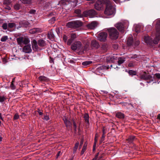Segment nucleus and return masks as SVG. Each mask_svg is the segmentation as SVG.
<instances>
[{"label": "nucleus", "instance_id": "nucleus-1", "mask_svg": "<svg viewBox=\"0 0 160 160\" xmlns=\"http://www.w3.org/2000/svg\"><path fill=\"white\" fill-rule=\"evenodd\" d=\"M156 37L152 41L153 43L157 44L160 40V19L157 21L156 25ZM142 40L148 44L150 45L152 44V40L151 38L148 35H146L144 36Z\"/></svg>", "mask_w": 160, "mask_h": 160}, {"label": "nucleus", "instance_id": "nucleus-53", "mask_svg": "<svg viewBox=\"0 0 160 160\" xmlns=\"http://www.w3.org/2000/svg\"><path fill=\"white\" fill-rule=\"evenodd\" d=\"M156 77L158 78H160V74L159 73H156L155 74Z\"/></svg>", "mask_w": 160, "mask_h": 160}, {"label": "nucleus", "instance_id": "nucleus-17", "mask_svg": "<svg viewBox=\"0 0 160 160\" xmlns=\"http://www.w3.org/2000/svg\"><path fill=\"white\" fill-rule=\"evenodd\" d=\"M40 32H41V29L39 28H34L30 30V32L32 34Z\"/></svg>", "mask_w": 160, "mask_h": 160}, {"label": "nucleus", "instance_id": "nucleus-10", "mask_svg": "<svg viewBox=\"0 0 160 160\" xmlns=\"http://www.w3.org/2000/svg\"><path fill=\"white\" fill-rule=\"evenodd\" d=\"M32 47L33 50L36 51L39 50L37 45V41L33 39L32 41Z\"/></svg>", "mask_w": 160, "mask_h": 160}, {"label": "nucleus", "instance_id": "nucleus-31", "mask_svg": "<svg viewBox=\"0 0 160 160\" xmlns=\"http://www.w3.org/2000/svg\"><path fill=\"white\" fill-rule=\"evenodd\" d=\"M8 39V37L7 36H5L2 37L1 39V41L2 42H5Z\"/></svg>", "mask_w": 160, "mask_h": 160}, {"label": "nucleus", "instance_id": "nucleus-35", "mask_svg": "<svg viewBox=\"0 0 160 160\" xmlns=\"http://www.w3.org/2000/svg\"><path fill=\"white\" fill-rule=\"evenodd\" d=\"M78 145H79L78 142H77L75 144V146L73 149L74 152H75L77 150L78 148Z\"/></svg>", "mask_w": 160, "mask_h": 160}, {"label": "nucleus", "instance_id": "nucleus-60", "mask_svg": "<svg viewBox=\"0 0 160 160\" xmlns=\"http://www.w3.org/2000/svg\"><path fill=\"white\" fill-rule=\"evenodd\" d=\"M95 139L94 144H95V145L96 144V143L97 142L98 139H97V138H95V139Z\"/></svg>", "mask_w": 160, "mask_h": 160}, {"label": "nucleus", "instance_id": "nucleus-40", "mask_svg": "<svg viewBox=\"0 0 160 160\" xmlns=\"http://www.w3.org/2000/svg\"><path fill=\"white\" fill-rule=\"evenodd\" d=\"M6 99V98L4 96H0V102H2Z\"/></svg>", "mask_w": 160, "mask_h": 160}, {"label": "nucleus", "instance_id": "nucleus-38", "mask_svg": "<svg viewBox=\"0 0 160 160\" xmlns=\"http://www.w3.org/2000/svg\"><path fill=\"white\" fill-rule=\"evenodd\" d=\"M29 42L28 40L26 38H23V43L27 44Z\"/></svg>", "mask_w": 160, "mask_h": 160}, {"label": "nucleus", "instance_id": "nucleus-32", "mask_svg": "<svg viewBox=\"0 0 160 160\" xmlns=\"http://www.w3.org/2000/svg\"><path fill=\"white\" fill-rule=\"evenodd\" d=\"M48 38L51 40H53L54 38V35L52 33L50 32L48 34Z\"/></svg>", "mask_w": 160, "mask_h": 160}, {"label": "nucleus", "instance_id": "nucleus-64", "mask_svg": "<svg viewBox=\"0 0 160 160\" xmlns=\"http://www.w3.org/2000/svg\"><path fill=\"white\" fill-rule=\"evenodd\" d=\"M98 134H96L95 138H97L98 137Z\"/></svg>", "mask_w": 160, "mask_h": 160}, {"label": "nucleus", "instance_id": "nucleus-12", "mask_svg": "<svg viewBox=\"0 0 160 160\" xmlns=\"http://www.w3.org/2000/svg\"><path fill=\"white\" fill-rule=\"evenodd\" d=\"M141 78L142 79L145 80L150 79V78H151V80L152 81L153 80V78H152V77L151 78V77L150 76L147 74L146 73H144V74H143L141 76Z\"/></svg>", "mask_w": 160, "mask_h": 160}, {"label": "nucleus", "instance_id": "nucleus-4", "mask_svg": "<svg viewBox=\"0 0 160 160\" xmlns=\"http://www.w3.org/2000/svg\"><path fill=\"white\" fill-rule=\"evenodd\" d=\"M71 48L74 51L77 49L80 50L82 48V45L80 41H77L72 44Z\"/></svg>", "mask_w": 160, "mask_h": 160}, {"label": "nucleus", "instance_id": "nucleus-29", "mask_svg": "<svg viewBox=\"0 0 160 160\" xmlns=\"http://www.w3.org/2000/svg\"><path fill=\"white\" fill-rule=\"evenodd\" d=\"M39 80L41 81H46L47 80L46 77L44 76H42L39 77Z\"/></svg>", "mask_w": 160, "mask_h": 160}, {"label": "nucleus", "instance_id": "nucleus-56", "mask_svg": "<svg viewBox=\"0 0 160 160\" xmlns=\"http://www.w3.org/2000/svg\"><path fill=\"white\" fill-rule=\"evenodd\" d=\"M0 119L2 120H3V118L2 116V115L1 113H0Z\"/></svg>", "mask_w": 160, "mask_h": 160}, {"label": "nucleus", "instance_id": "nucleus-44", "mask_svg": "<svg viewBox=\"0 0 160 160\" xmlns=\"http://www.w3.org/2000/svg\"><path fill=\"white\" fill-rule=\"evenodd\" d=\"M43 119L44 120L47 121L49 119V118L48 116L46 115L44 116Z\"/></svg>", "mask_w": 160, "mask_h": 160}, {"label": "nucleus", "instance_id": "nucleus-23", "mask_svg": "<svg viewBox=\"0 0 160 160\" xmlns=\"http://www.w3.org/2000/svg\"><path fill=\"white\" fill-rule=\"evenodd\" d=\"M23 38L21 37L17 39L18 43L19 45H21L23 43Z\"/></svg>", "mask_w": 160, "mask_h": 160}, {"label": "nucleus", "instance_id": "nucleus-9", "mask_svg": "<svg viewBox=\"0 0 160 160\" xmlns=\"http://www.w3.org/2000/svg\"><path fill=\"white\" fill-rule=\"evenodd\" d=\"M23 51L26 53H29L32 51V49L30 45H27L24 47Z\"/></svg>", "mask_w": 160, "mask_h": 160}, {"label": "nucleus", "instance_id": "nucleus-26", "mask_svg": "<svg viewBox=\"0 0 160 160\" xmlns=\"http://www.w3.org/2000/svg\"><path fill=\"white\" fill-rule=\"evenodd\" d=\"M101 48L104 51H106L107 50L108 46L107 44L104 43L102 45Z\"/></svg>", "mask_w": 160, "mask_h": 160}, {"label": "nucleus", "instance_id": "nucleus-24", "mask_svg": "<svg viewBox=\"0 0 160 160\" xmlns=\"http://www.w3.org/2000/svg\"><path fill=\"white\" fill-rule=\"evenodd\" d=\"M124 58H118V65H120L122 63L125 61Z\"/></svg>", "mask_w": 160, "mask_h": 160}, {"label": "nucleus", "instance_id": "nucleus-19", "mask_svg": "<svg viewBox=\"0 0 160 160\" xmlns=\"http://www.w3.org/2000/svg\"><path fill=\"white\" fill-rule=\"evenodd\" d=\"M75 12L78 14V16L80 18H82L84 17L83 15V14H81V11L79 9H77L75 11Z\"/></svg>", "mask_w": 160, "mask_h": 160}, {"label": "nucleus", "instance_id": "nucleus-36", "mask_svg": "<svg viewBox=\"0 0 160 160\" xmlns=\"http://www.w3.org/2000/svg\"><path fill=\"white\" fill-rule=\"evenodd\" d=\"M128 73L130 75H135L136 73V72L135 71H133L132 70H129L128 72Z\"/></svg>", "mask_w": 160, "mask_h": 160}, {"label": "nucleus", "instance_id": "nucleus-16", "mask_svg": "<svg viewBox=\"0 0 160 160\" xmlns=\"http://www.w3.org/2000/svg\"><path fill=\"white\" fill-rule=\"evenodd\" d=\"M74 28H77L82 26V23L79 21H74Z\"/></svg>", "mask_w": 160, "mask_h": 160}, {"label": "nucleus", "instance_id": "nucleus-18", "mask_svg": "<svg viewBox=\"0 0 160 160\" xmlns=\"http://www.w3.org/2000/svg\"><path fill=\"white\" fill-rule=\"evenodd\" d=\"M116 116L118 118L122 119L124 118V115L123 113L120 112H118L116 113Z\"/></svg>", "mask_w": 160, "mask_h": 160}, {"label": "nucleus", "instance_id": "nucleus-48", "mask_svg": "<svg viewBox=\"0 0 160 160\" xmlns=\"http://www.w3.org/2000/svg\"><path fill=\"white\" fill-rule=\"evenodd\" d=\"M67 39H68V38L66 36L64 35L63 36V40L64 42H67Z\"/></svg>", "mask_w": 160, "mask_h": 160}, {"label": "nucleus", "instance_id": "nucleus-7", "mask_svg": "<svg viewBox=\"0 0 160 160\" xmlns=\"http://www.w3.org/2000/svg\"><path fill=\"white\" fill-rule=\"evenodd\" d=\"M115 26L120 31L123 32L125 27L124 23H118L116 24Z\"/></svg>", "mask_w": 160, "mask_h": 160}, {"label": "nucleus", "instance_id": "nucleus-47", "mask_svg": "<svg viewBox=\"0 0 160 160\" xmlns=\"http://www.w3.org/2000/svg\"><path fill=\"white\" fill-rule=\"evenodd\" d=\"M73 126H74V129L75 132H76L77 128L76 124L74 122H73Z\"/></svg>", "mask_w": 160, "mask_h": 160}, {"label": "nucleus", "instance_id": "nucleus-61", "mask_svg": "<svg viewBox=\"0 0 160 160\" xmlns=\"http://www.w3.org/2000/svg\"><path fill=\"white\" fill-rule=\"evenodd\" d=\"M61 152L60 151H59L58 152V154H57V155L58 156H59L60 155H61Z\"/></svg>", "mask_w": 160, "mask_h": 160}, {"label": "nucleus", "instance_id": "nucleus-21", "mask_svg": "<svg viewBox=\"0 0 160 160\" xmlns=\"http://www.w3.org/2000/svg\"><path fill=\"white\" fill-rule=\"evenodd\" d=\"M84 118L85 122L87 124H88L89 121V116L88 114V113H85L84 114Z\"/></svg>", "mask_w": 160, "mask_h": 160}, {"label": "nucleus", "instance_id": "nucleus-2", "mask_svg": "<svg viewBox=\"0 0 160 160\" xmlns=\"http://www.w3.org/2000/svg\"><path fill=\"white\" fill-rule=\"evenodd\" d=\"M105 3H106V8L104 11L105 14L108 16V18L113 17L116 13L115 8L112 5L109 0H106Z\"/></svg>", "mask_w": 160, "mask_h": 160}, {"label": "nucleus", "instance_id": "nucleus-3", "mask_svg": "<svg viewBox=\"0 0 160 160\" xmlns=\"http://www.w3.org/2000/svg\"><path fill=\"white\" fill-rule=\"evenodd\" d=\"M108 30L109 32V36L111 39H116L118 38L119 33L116 29L111 28Z\"/></svg>", "mask_w": 160, "mask_h": 160}, {"label": "nucleus", "instance_id": "nucleus-42", "mask_svg": "<svg viewBox=\"0 0 160 160\" xmlns=\"http://www.w3.org/2000/svg\"><path fill=\"white\" fill-rule=\"evenodd\" d=\"M30 2L31 0H22V2L24 4L28 3Z\"/></svg>", "mask_w": 160, "mask_h": 160}, {"label": "nucleus", "instance_id": "nucleus-30", "mask_svg": "<svg viewBox=\"0 0 160 160\" xmlns=\"http://www.w3.org/2000/svg\"><path fill=\"white\" fill-rule=\"evenodd\" d=\"M14 79H13L11 85L10 86V88L12 90H14L16 88L15 86L13 84V82H14Z\"/></svg>", "mask_w": 160, "mask_h": 160}, {"label": "nucleus", "instance_id": "nucleus-22", "mask_svg": "<svg viewBox=\"0 0 160 160\" xmlns=\"http://www.w3.org/2000/svg\"><path fill=\"white\" fill-rule=\"evenodd\" d=\"M74 21H71L68 22L66 26L68 28H74Z\"/></svg>", "mask_w": 160, "mask_h": 160}, {"label": "nucleus", "instance_id": "nucleus-20", "mask_svg": "<svg viewBox=\"0 0 160 160\" xmlns=\"http://www.w3.org/2000/svg\"><path fill=\"white\" fill-rule=\"evenodd\" d=\"M38 44L39 46L41 47L45 46L46 44L45 41L42 39H40L38 41Z\"/></svg>", "mask_w": 160, "mask_h": 160}, {"label": "nucleus", "instance_id": "nucleus-6", "mask_svg": "<svg viewBox=\"0 0 160 160\" xmlns=\"http://www.w3.org/2000/svg\"><path fill=\"white\" fill-rule=\"evenodd\" d=\"M107 33L105 32H101L100 33L98 36V39L101 42L105 41L107 37Z\"/></svg>", "mask_w": 160, "mask_h": 160}, {"label": "nucleus", "instance_id": "nucleus-15", "mask_svg": "<svg viewBox=\"0 0 160 160\" xmlns=\"http://www.w3.org/2000/svg\"><path fill=\"white\" fill-rule=\"evenodd\" d=\"M141 26L139 25H134L133 30L137 33H139L140 31Z\"/></svg>", "mask_w": 160, "mask_h": 160}, {"label": "nucleus", "instance_id": "nucleus-34", "mask_svg": "<svg viewBox=\"0 0 160 160\" xmlns=\"http://www.w3.org/2000/svg\"><path fill=\"white\" fill-rule=\"evenodd\" d=\"M77 35L76 34L74 33H72L71 34V38L73 40L76 38Z\"/></svg>", "mask_w": 160, "mask_h": 160}, {"label": "nucleus", "instance_id": "nucleus-14", "mask_svg": "<svg viewBox=\"0 0 160 160\" xmlns=\"http://www.w3.org/2000/svg\"><path fill=\"white\" fill-rule=\"evenodd\" d=\"M91 46L95 49H97L99 47V45L96 40H93L91 42Z\"/></svg>", "mask_w": 160, "mask_h": 160}, {"label": "nucleus", "instance_id": "nucleus-39", "mask_svg": "<svg viewBox=\"0 0 160 160\" xmlns=\"http://www.w3.org/2000/svg\"><path fill=\"white\" fill-rule=\"evenodd\" d=\"M8 26L10 28H12L15 26V24L14 23H10L8 24Z\"/></svg>", "mask_w": 160, "mask_h": 160}, {"label": "nucleus", "instance_id": "nucleus-62", "mask_svg": "<svg viewBox=\"0 0 160 160\" xmlns=\"http://www.w3.org/2000/svg\"><path fill=\"white\" fill-rule=\"evenodd\" d=\"M115 2L117 3L120 0H113Z\"/></svg>", "mask_w": 160, "mask_h": 160}, {"label": "nucleus", "instance_id": "nucleus-13", "mask_svg": "<svg viewBox=\"0 0 160 160\" xmlns=\"http://www.w3.org/2000/svg\"><path fill=\"white\" fill-rule=\"evenodd\" d=\"M63 120L66 127L70 128L71 126V123L70 121L68 120L66 117L64 118Z\"/></svg>", "mask_w": 160, "mask_h": 160}, {"label": "nucleus", "instance_id": "nucleus-8", "mask_svg": "<svg viewBox=\"0 0 160 160\" xmlns=\"http://www.w3.org/2000/svg\"><path fill=\"white\" fill-rule=\"evenodd\" d=\"M102 2L99 0H98L95 4V9L98 10H100L102 7Z\"/></svg>", "mask_w": 160, "mask_h": 160}, {"label": "nucleus", "instance_id": "nucleus-41", "mask_svg": "<svg viewBox=\"0 0 160 160\" xmlns=\"http://www.w3.org/2000/svg\"><path fill=\"white\" fill-rule=\"evenodd\" d=\"M73 41V39H72V38H70V39H68L67 41V44L68 45H70Z\"/></svg>", "mask_w": 160, "mask_h": 160}, {"label": "nucleus", "instance_id": "nucleus-49", "mask_svg": "<svg viewBox=\"0 0 160 160\" xmlns=\"http://www.w3.org/2000/svg\"><path fill=\"white\" fill-rule=\"evenodd\" d=\"M105 135H102L101 138V142H102L104 140V138L105 137Z\"/></svg>", "mask_w": 160, "mask_h": 160}, {"label": "nucleus", "instance_id": "nucleus-5", "mask_svg": "<svg viewBox=\"0 0 160 160\" xmlns=\"http://www.w3.org/2000/svg\"><path fill=\"white\" fill-rule=\"evenodd\" d=\"M96 15V12L93 9H91L88 11H86L83 12V15L84 17H89L91 18L93 17Z\"/></svg>", "mask_w": 160, "mask_h": 160}, {"label": "nucleus", "instance_id": "nucleus-51", "mask_svg": "<svg viewBox=\"0 0 160 160\" xmlns=\"http://www.w3.org/2000/svg\"><path fill=\"white\" fill-rule=\"evenodd\" d=\"M23 22H21L20 23V25L18 27H17V28L18 29L19 28H21V27L23 26L22 25H21V24H22Z\"/></svg>", "mask_w": 160, "mask_h": 160}, {"label": "nucleus", "instance_id": "nucleus-52", "mask_svg": "<svg viewBox=\"0 0 160 160\" xmlns=\"http://www.w3.org/2000/svg\"><path fill=\"white\" fill-rule=\"evenodd\" d=\"M36 12V11L35 10H32L30 11V13L31 14H34Z\"/></svg>", "mask_w": 160, "mask_h": 160}, {"label": "nucleus", "instance_id": "nucleus-55", "mask_svg": "<svg viewBox=\"0 0 160 160\" xmlns=\"http://www.w3.org/2000/svg\"><path fill=\"white\" fill-rule=\"evenodd\" d=\"M113 48L117 49L118 48V46L117 45H113Z\"/></svg>", "mask_w": 160, "mask_h": 160}, {"label": "nucleus", "instance_id": "nucleus-45", "mask_svg": "<svg viewBox=\"0 0 160 160\" xmlns=\"http://www.w3.org/2000/svg\"><path fill=\"white\" fill-rule=\"evenodd\" d=\"M19 118V116L18 114H15L14 116V120H16L18 119Z\"/></svg>", "mask_w": 160, "mask_h": 160}, {"label": "nucleus", "instance_id": "nucleus-33", "mask_svg": "<svg viewBox=\"0 0 160 160\" xmlns=\"http://www.w3.org/2000/svg\"><path fill=\"white\" fill-rule=\"evenodd\" d=\"M21 7V5L18 3L16 4L14 6V8L16 10L19 9Z\"/></svg>", "mask_w": 160, "mask_h": 160}, {"label": "nucleus", "instance_id": "nucleus-63", "mask_svg": "<svg viewBox=\"0 0 160 160\" xmlns=\"http://www.w3.org/2000/svg\"><path fill=\"white\" fill-rule=\"evenodd\" d=\"M83 143V141L82 140L80 142V146H82Z\"/></svg>", "mask_w": 160, "mask_h": 160}, {"label": "nucleus", "instance_id": "nucleus-37", "mask_svg": "<svg viewBox=\"0 0 160 160\" xmlns=\"http://www.w3.org/2000/svg\"><path fill=\"white\" fill-rule=\"evenodd\" d=\"M86 146L87 145L85 144L83 146L81 152V154L82 155L84 153L86 148Z\"/></svg>", "mask_w": 160, "mask_h": 160}, {"label": "nucleus", "instance_id": "nucleus-59", "mask_svg": "<svg viewBox=\"0 0 160 160\" xmlns=\"http://www.w3.org/2000/svg\"><path fill=\"white\" fill-rule=\"evenodd\" d=\"M77 0H71V2H77Z\"/></svg>", "mask_w": 160, "mask_h": 160}, {"label": "nucleus", "instance_id": "nucleus-46", "mask_svg": "<svg viewBox=\"0 0 160 160\" xmlns=\"http://www.w3.org/2000/svg\"><path fill=\"white\" fill-rule=\"evenodd\" d=\"M102 68L101 67H98L96 69V72H99L100 70H101V72H100V73H101L102 72Z\"/></svg>", "mask_w": 160, "mask_h": 160}, {"label": "nucleus", "instance_id": "nucleus-50", "mask_svg": "<svg viewBox=\"0 0 160 160\" xmlns=\"http://www.w3.org/2000/svg\"><path fill=\"white\" fill-rule=\"evenodd\" d=\"M98 154H99V153H97V154L95 156V158L93 159H92V160H97Z\"/></svg>", "mask_w": 160, "mask_h": 160}, {"label": "nucleus", "instance_id": "nucleus-54", "mask_svg": "<svg viewBox=\"0 0 160 160\" xmlns=\"http://www.w3.org/2000/svg\"><path fill=\"white\" fill-rule=\"evenodd\" d=\"M50 21L52 22H54L55 21V19L54 17H53L50 19Z\"/></svg>", "mask_w": 160, "mask_h": 160}, {"label": "nucleus", "instance_id": "nucleus-43", "mask_svg": "<svg viewBox=\"0 0 160 160\" xmlns=\"http://www.w3.org/2000/svg\"><path fill=\"white\" fill-rule=\"evenodd\" d=\"M8 25L6 23H4L2 24V27L4 29L6 30L7 28Z\"/></svg>", "mask_w": 160, "mask_h": 160}, {"label": "nucleus", "instance_id": "nucleus-58", "mask_svg": "<svg viewBox=\"0 0 160 160\" xmlns=\"http://www.w3.org/2000/svg\"><path fill=\"white\" fill-rule=\"evenodd\" d=\"M139 43V41L138 40H137L136 42V44L137 45H138Z\"/></svg>", "mask_w": 160, "mask_h": 160}, {"label": "nucleus", "instance_id": "nucleus-25", "mask_svg": "<svg viewBox=\"0 0 160 160\" xmlns=\"http://www.w3.org/2000/svg\"><path fill=\"white\" fill-rule=\"evenodd\" d=\"M133 42V39L132 37L129 38L127 40V43L129 45L132 44Z\"/></svg>", "mask_w": 160, "mask_h": 160}, {"label": "nucleus", "instance_id": "nucleus-27", "mask_svg": "<svg viewBox=\"0 0 160 160\" xmlns=\"http://www.w3.org/2000/svg\"><path fill=\"white\" fill-rule=\"evenodd\" d=\"M135 138V137L134 136H131L129 137V138L127 139L128 143H131L133 141V140Z\"/></svg>", "mask_w": 160, "mask_h": 160}, {"label": "nucleus", "instance_id": "nucleus-57", "mask_svg": "<svg viewBox=\"0 0 160 160\" xmlns=\"http://www.w3.org/2000/svg\"><path fill=\"white\" fill-rule=\"evenodd\" d=\"M38 113L39 114V115H42V112H41V111H38Z\"/></svg>", "mask_w": 160, "mask_h": 160}, {"label": "nucleus", "instance_id": "nucleus-28", "mask_svg": "<svg viewBox=\"0 0 160 160\" xmlns=\"http://www.w3.org/2000/svg\"><path fill=\"white\" fill-rule=\"evenodd\" d=\"M92 62L90 61H85L82 63V65L83 66H88L91 64Z\"/></svg>", "mask_w": 160, "mask_h": 160}, {"label": "nucleus", "instance_id": "nucleus-11", "mask_svg": "<svg viewBox=\"0 0 160 160\" xmlns=\"http://www.w3.org/2000/svg\"><path fill=\"white\" fill-rule=\"evenodd\" d=\"M97 23L96 22L93 21L88 25V27L89 29H93L97 27Z\"/></svg>", "mask_w": 160, "mask_h": 160}]
</instances>
